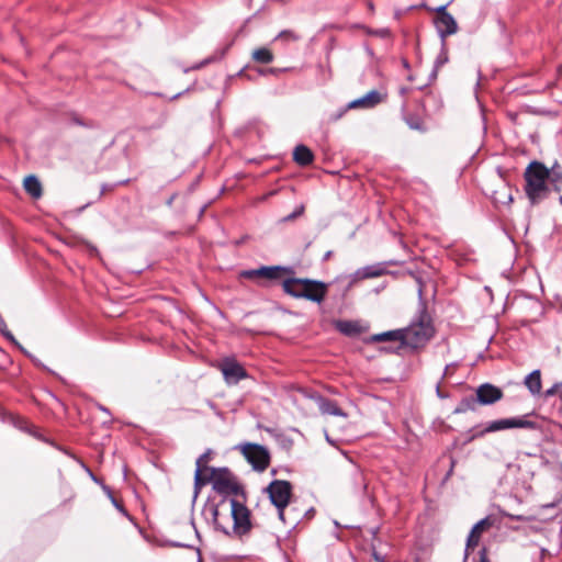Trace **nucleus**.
Returning a JSON list of instances; mask_svg holds the SVG:
<instances>
[{
    "instance_id": "a19ab883",
    "label": "nucleus",
    "mask_w": 562,
    "mask_h": 562,
    "mask_svg": "<svg viewBox=\"0 0 562 562\" xmlns=\"http://www.w3.org/2000/svg\"><path fill=\"white\" fill-rule=\"evenodd\" d=\"M559 414L562 417V392H561V401H560V406H559Z\"/></svg>"
},
{
    "instance_id": "6e6552de",
    "label": "nucleus",
    "mask_w": 562,
    "mask_h": 562,
    "mask_svg": "<svg viewBox=\"0 0 562 562\" xmlns=\"http://www.w3.org/2000/svg\"><path fill=\"white\" fill-rule=\"evenodd\" d=\"M229 515L233 518V531L237 536H244L251 529L250 512L237 499H229Z\"/></svg>"
},
{
    "instance_id": "7ed1b4c3",
    "label": "nucleus",
    "mask_w": 562,
    "mask_h": 562,
    "mask_svg": "<svg viewBox=\"0 0 562 562\" xmlns=\"http://www.w3.org/2000/svg\"><path fill=\"white\" fill-rule=\"evenodd\" d=\"M403 346L412 349L424 347L434 336L435 329L427 313L423 311L409 326L402 328Z\"/></svg>"
},
{
    "instance_id": "a211bd4d",
    "label": "nucleus",
    "mask_w": 562,
    "mask_h": 562,
    "mask_svg": "<svg viewBox=\"0 0 562 562\" xmlns=\"http://www.w3.org/2000/svg\"><path fill=\"white\" fill-rule=\"evenodd\" d=\"M524 384L532 395H539L541 392V372H540V370H533L531 373H529L525 378Z\"/></svg>"
},
{
    "instance_id": "c03bdc74",
    "label": "nucleus",
    "mask_w": 562,
    "mask_h": 562,
    "mask_svg": "<svg viewBox=\"0 0 562 562\" xmlns=\"http://www.w3.org/2000/svg\"><path fill=\"white\" fill-rule=\"evenodd\" d=\"M330 255H331V252H330V251H328V252L325 255V259L330 258Z\"/></svg>"
},
{
    "instance_id": "6ab92c4d",
    "label": "nucleus",
    "mask_w": 562,
    "mask_h": 562,
    "mask_svg": "<svg viewBox=\"0 0 562 562\" xmlns=\"http://www.w3.org/2000/svg\"><path fill=\"white\" fill-rule=\"evenodd\" d=\"M348 477L351 482L352 487L356 491L366 488L367 485L364 482L362 471L358 467H356V465L350 467V469L348 471Z\"/></svg>"
},
{
    "instance_id": "ea45409f",
    "label": "nucleus",
    "mask_w": 562,
    "mask_h": 562,
    "mask_svg": "<svg viewBox=\"0 0 562 562\" xmlns=\"http://www.w3.org/2000/svg\"><path fill=\"white\" fill-rule=\"evenodd\" d=\"M408 91H409V88L402 87V88L400 89V93H401L402 95H405L406 93H408Z\"/></svg>"
},
{
    "instance_id": "423d86ee",
    "label": "nucleus",
    "mask_w": 562,
    "mask_h": 562,
    "mask_svg": "<svg viewBox=\"0 0 562 562\" xmlns=\"http://www.w3.org/2000/svg\"><path fill=\"white\" fill-rule=\"evenodd\" d=\"M503 397V391L490 383H485L480 385L476 389V395L462 400L458 408L457 413L465 412L468 409H475L476 404L481 405H491L496 403Z\"/></svg>"
},
{
    "instance_id": "20e7f679",
    "label": "nucleus",
    "mask_w": 562,
    "mask_h": 562,
    "mask_svg": "<svg viewBox=\"0 0 562 562\" xmlns=\"http://www.w3.org/2000/svg\"><path fill=\"white\" fill-rule=\"evenodd\" d=\"M266 491L271 503L278 509L280 520H282L284 524L289 522V525L294 526L296 522V517H291L289 513H286V508L292 495L291 483L283 480H274L267 486Z\"/></svg>"
},
{
    "instance_id": "9b49d317",
    "label": "nucleus",
    "mask_w": 562,
    "mask_h": 562,
    "mask_svg": "<svg viewBox=\"0 0 562 562\" xmlns=\"http://www.w3.org/2000/svg\"><path fill=\"white\" fill-rule=\"evenodd\" d=\"M227 384H237L240 380L247 378V372L243 366L234 358H224L217 366Z\"/></svg>"
},
{
    "instance_id": "aec40b11",
    "label": "nucleus",
    "mask_w": 562,
    "mask_h": 562,
    "mask_svg": "<svg viewBox=\"0 0 562 562\" xmlns=\"http://www.w3.org/2000/svg\"><path fill=\"white\" fill-rule=\"evenodd\" d=\"M372 340L375 342L381 341H400L401 346H403V330L395 329V330H389L381 334H376L372 336Z\"/></svg>"
},
{
    "instance_id": "7c9ffc66",
    "label": "nucleus",
    "mask_w": 562,
    "mask_h": 562,
    "mask_svg": "<svg viewBox=\"0 0 562 562\" xmlns=\"http://www.w3.org/2000/svg\"><path fill=\"white\" fill-rule=\"evenodd\" d=\"M304 212V205H299L294 212H292L291 214L286 215L283 221L288 222V221H293L295 220L297 216L302 215Z\"/></svg>"
},
{
    "instance_id": "e433bc0d",
    "label": "nucleus",
    "mask_w": 562,
    "mask_h": 562,
    "mask_svg": "<svg viewBox=\"0 0 562 562\" xmlns=\"http://www.w3.org/2000/svg\"><path fill=\"white\" fill-rule=\"evenodd\" d=\"M3 335L9 339L11 340L12 342H14L15 345H18L21 349L22 347L18 344V341L15 340L14 336L10 333V331H4Z\"/></svg>"
},
{
    "instance_id": "f03ea898",
    "label": "nucleus",
    "mask_w": 562,
    "mask_h": 562,
    "mask_svg": "<svg viewBox=\"0 0 562 562\" xmlns=\"http://www.w3.org/2000/svg\"><path fill=\"white\" fill-rule=\"evenodd\" d=\"M282 289L295 299H305L319 304L326 296L328 285L317 280L290 278L282 282Z\"/></svg>"
},
{
    "instance_id": "f3484780",
    "label": "nucleus",
    "mask_w": 562,
    "mask_h": 562,
    "mask_svg": "<svg viewBox=\"0 0 562 562\" xmlns=\"http://www.w3.org/2000/svg\"><path fill=\"white\" fill-rule=\"evenodd\" d=\"M293 160L300 166H308L314 160L312 150L305 145H297L293 150Z\"/></svg>"
},
{
    "instance_id": "f8f14e48",
    "label": "nucleus",
    "mask_w": 562,
    "mask_h": 562,
    "mask_svg": "<svg viewBox=\"0 0 562 562\" xmlns=\"http://www.w3.org/2000/svg\"><path fill=\"white\" fill-rule=\"evenodd\" d=\"M283 271H285V268L280 266H262L258 269L244 270L240 272V277L249 280H278Z\"/></svg>"
},
{
    "instance_id": "dca6fc26",
    "label": "nucleus",
    "mask_w": 562,
    "mask_h": 562,
    "mask_svg": "<svg viewBox=\"0 0 562 562\" xmlns=\"http://www.w3.org/2000/svg\"><path fill=\"white\" fill-rule=\"evenodd\" d=\"M315 401L322 414L346 417V414L338 407L336 402L321 395L316 396Z\"/></svg>"
},
{
    "instance_id": "f704fd0d",
    "label": "nucleus",
    "mask_w": 562,
    "mask_h": 562,
    "mask_svg": "<svg viewBox=\"0 0 562 562\" xmlns=\"http://www.w3.org/2000/svg\"><path fill=\"white\" fill-rule=\"evenodd\" d=\"M456 368V363L447 364L443 371V378L450 375L452 373V370Z\"/></svg>"
},
{
    "instance_id": "2eb2a0df",
    "label": "nucleus",
    "mask_w": 562,
    "mask_h": 562,
    "mask_svg": "<svg viewBox=\"0 0 562 562\" xmlns=\"http://www.w3.org/2000/svg\"><path fill=\"white\" fill-rule=\"evenodd\" d=\"M386 272V269L383 267L382 263H375L366 266L363 268L358 269L352 276H351V283L358 282L360 280L364 279H372L383 276Z\"/></svg>"
},
{
    "instance_id": "4c0bfd02",
    "label": "nucleus",
    "mask_w": 562,
    "mask_h": 562,
    "mask_svg": "<svg viewBox=\"0 0 562 562\" xmlns=\"http://www.w3.org/2000/svg\"><path fill=\"white\" fill-rule=\"evenodd\" d=\"M113 505L122 513H125L124 508L116 502L115 498H112Z\"/></svg>"
},
{
    "instance_id": "473e14b6",
    "label": "nucleus",
    "mask_w": 562,
    "mask_h": 562,
    "mask_svg": "<svg viewBox=\"0 0 562 562\" xmlns=\"http://www.w3.org/2000/svg\"><path fill=\"white\" fill-rule=\"evenodd\" d=\"M286 69H280V68H268V69H260L258 72L262 76L266 75H279L280 72L285 71Z\"/></svg>"
},
{
    "instance_id": "58836bf2",
    "label": "nucleus",
    "mask_w": 562,
    "mask_h": 562,
    "mask_svg": "<svg viewBox=\"0 0 562 562\" xmlns=\"http://www.w3.org/2000/svg\"><path fill=\"white\" fill-rule=\"evenodd\" d=\"M209 61H210L209 59H205V60H203L202 63H200V64H198V65L193 66V67H192V69H199V68H201L202 66H204V65L209 64Z\"/></svg>"
},
{
    "instance_id": "f257e3e1",
    "label": "nucleus",
    "mask_w": 562,
    "mask_h": 562,
    "mask_svg": "<svg viewBox=\"0 0 562 562\" xmlns=\"http://www.w3.org/2000/svg\"><path fill=\"white\" fill-rule=\"evenodd\" d=\"M549 169L541 162L532 161L525 170V192L532 205L540 203L550 194Z\"/></svg>"
},
{
    "instance_id": "bb28decb",
    "label": "nucleus",
    "mask_w": 562,
    "mask_h": 562,
    "mask_svg": "<svg viewBox=\"0 0 562 562\" xmlns=\"http://www.w3.org/2000/svg\"><path fill=\"white\" fill-rule=\"evenodd\" d=\"M210 456H211V450H207L203 454H201L195 462L196 468L202 469L204 472L211 473L212 468H209L206 465L210 460Z\"/></svg>"
},
{
    "instance_id": "cd10ccee",
    "label": "nucleus",
    "mask_w": 562,
    "mask_h": 562,
    "mask_svg": "<svg viewBox=\"0 0 562 562\" xmlns=\"http://www.w3.org/2000/svg\"><path fill=\"white\" fill-rule=\"evenodd\" d=\"M561 393H562V382H559V383L553 384L550 389H548L546 391L544 395H546V397H550V396L558 394L559 397L561 398Z\"/></svg>"
},
{
    "instance_id": "c756f323",
    "label": "nucleus",
    "mask_w": 562,
    "mask_h": 562,
    "mask_svg": "<svg viewBox=\"0 0 562 562\" xmlns=\"http://www.w3.org/2000/svg\"><path fill=\"white\" fill-rule=\"evenodd\" d=\"M277 38L284 40V41H297L299 36L289 30L282 31L278 34Z\"/></svg>"
},
{
    "instance_id": "4468645a",
    "label": "nucleus",
    "mask_w": 562,
    "mask_h": 562,
    "mask_svg": "<svg viewBox=\"0 0 562 562\" xmlns=\"http://www.w3.org/2000/svg\"><path fill=\"white\" fill-rule=\"evenodd\" d=\"M384 98L385 97L382 95L379 91L371 90L367 94H364L363 97L358 98V99L351 101L348 104V108L349 109H358V108L372 109L375 105H378L379 103H381L384 100Z\"/></svg>"
},
{
    "instance_id": "0eeeda50",
    "label": "nucleus",
    "mask_w": 562,
    "mask_h": 562,
    "mask_svg": "<svg viewBox=\"0 0 562 562\" xmlns=\"http://www.w3.org/2000/svg\"><path fill=\"white\" fill-rule=\"evenodd\" d=\"M210 482L213 490L221 495H238L240 492V485L227 468H212Z\"/></svg>"
},
{
    "instance_id": "4be33fe9",
    "label": "nucleus",
    "mask_w": 562,
    "mask_h": 562,
    "mask_svg": "<svg viewBox=\"0 0 562 562\" xmlns=\"http://www.w3.org/2000/svg\"><path fill=\"white\" fill-rule=\"evenodd\" d=\"M24 189L33 198L42 195V184L35 176H27L24 179Z\"/></svg>"
},
{
    "instance_id": "5701e85b",
    "label": "nucleus",
    "mask_w": 562,
    "mask_h": 562,
    "mask_svg": "<svg viewBox=\"0 0 562 562\" xmlns=\"http://www.w3.org/2000/svg\"><path fill=\"white\" fill-rule=\"evenodd\" d=\"M273 54L266 47L257 48L252 52V59L259 64H270L273 61Z\"/></svg>"
},
{
    "instance_id": "c9c22d12",
    "label": "nucleus",
    "mask_w": 562,
    "mask_h": 562,
    "mask_svg": "<svg viewBox=\"0 0 562 562\" xmlns=\"http://www.w3.org/2000/svg\"><path fill=\"white\" fill-rule=\"evenodd\" d=\"M477 562H490L485 549L481 550V552H480V560Z\"/></svg>"
},
{
    "instance_id": "b1692460",
    "label": "nucleus",
    "mask_w": 562,
    "mask_h": 562,
    "mask_svg": "<svg viewBox=\"0 0 562 562\" xmlns=\"http://www.w3.org/2000/svg\"><path fill=\"white\" fill-rule=\"evenodd\" d=\"M550 171L548 182H550L555 191H560L562 187V169L560 166L554 165Z\"/></svg>"
},
{
    "instance_id": "1a4fd4ad",
    "label": "nucleus",
    "mask_w": 562,
    "mask_h": 562,
    "mask_svg": "<svg viewBox=\"0 0 562 562\" xmlns=\"http://www.w3.org/2000/svg\"><path fill=\"white\" fill-rule=\"evenodd\" d=\"M440 5L436 9H429L430 11L437 12V16L434 20L436 30L440 37L445 40L447 36L454 34L458 31V24L454 18L447 12V7L452 2Z\"/></svg>"
},
{
    "instance_id": "393cba45",
    "label": "nucleus",
    "mask_w": 562,
    "mask_h": 562,
    "mask_svg": "<svg viewBox=\"0 0 562 562\" xmlns=\"http://www.w3.org/2000/svg\"><path fill=\"white\" fill-rule=\"evenodd\" d=\"M223 505H224V502L213 509V520L216 526V529L223 531L225 535H228L229 531H228L227 527L225 526V524H223V521H222L223 515L221 513V507Z\"/></svg>"
},
{
    "instance_id": "c85d7f7f",
    "label": "nucleus",
    "mask_w": 562,
    "mask_h": 562,
    "mask_svg": "<svg viewBox=\"0 0 562 562\" xmlns=\"http://www.w3.org/2000/svg\"><path fill=\"white\" fill-rule=\"evenodd\" d=\"M447 61H448V54H447V52L445 49H442L441 53L438 55L436 61H435L434 72H437L438 68H440Z\"/></svg>"
},
{
    "instance_id": "a878e982",
    "label": "nucleus",
    "mask_w": 562,
    "mask_h": 562,
    "mask_svg": "<svg viewBox=\"0 0 562 562\" xmlns=\"http://www.w3.org/2000/svg\"><path fill=\"white\" fill-rule=\"evenodd\" d=\"M202 469H195L194 473V487H195V495L199 493L201 486L205 485L207 482H210V474L204 475Z\"/></svg>"
},
{
    "instance_id": "72a5a7b5",
    "label": "nucleus",
    "mask_w": 562,
    "mask_h": 562,
    "mask_svg": "<svg viewBox=\"0 0 562 562\" xmlns=\"http://www.w3.org/2000/svg\"><path fill=\"white\" fill-rule=\"evenodd\" d=\"M508 518L513 519V520H517V521H526L528 520V518L526 516H522V515H513V514H507L506 515Z\"/></svg>"
},
{
    "instance_id": "412c9836",
    "label": "nucleus",
    "mask_w": 562,
    "mask_h": 562,
    "mask_svg": "<svg viewBox=\"0 0 562 562\" xmlns=\"http://www.w3.org/2000/svg\"><path fill=\"white\" fill-rule=\"evenodd\" d=\"M336 328L344 335L355 336L360 334L361 328L358 322L353 321H338Z\"/></svg>"
},
{
    "instance_id": "37998d69",
    "label": "nucleus",
    "mask_w": 562,
    "mask_h": 562,
    "mask_svg": "<svg viewBox=\"0 0 562 562\" xmlns=\"http://www.w3.org/2000/svg\"><path fill=\"white\" fill-rule=\"evenodd\" d=\"M437 394L439 397H443V395L441 394V391H440V386L437 385Z\"/></svg>"
},
{
    "instance_id": "79ce46f5",
    "label": "nucleus",
    "mask_w": 562,
    "mask_h": 562,
    "mask_svg": "<svg viewBox=\"0 0 562 562\" xmlns=\"http://www.w3.org/2000/svg\"><path fill=\"white\" fill-rule=\"evenodd\" d=\"M403 66L406 69H409V63L406 59H403Z\"/></svg>"
},
{
    "instance_id": "39448f33",
    "label": "nucleus",
    "mask_w": 562,
    "mask_h": 562,
    "mask_svg": "<svg viewBox=\"0 0 562 562\" xmlns=\"http://www.w3.org/2000/svg\"><path fill=\"white\" fill-rule=\"evenodd\" d=\"M510 428H527V429H540V425L538 422L530 419L529 415L520 416V417H512L504 418L490 422L485 428L476 431L469 440H474L475 438L483 437L488 432H496Z\"/></svg>"
},
{
    "instance_id": "ddd939ff",
    "label": "nucleus",
    "mask_w": 562,
    "mask_h": 562,
    "mask_svg": "<svg viewBox=\"0 0 562 562\" xmlns=\"http://www.w3.org/2000/svg\"><path fill=\"white\" fill-rule=\"evenodd\" d=\"M492 526V521L490 518H483L480 521H477L471 529L468 539H467V547H465V554H464V562L468 559L469 550L473 549L479 544L481 535L483 531H485L487 528Z\"/></svg>"
},
{
    "instance_id": "9d476101",
    "label": "nucleus",
    "mask_w": 562,
    "mask_h": 562,
    "mask_svg": "<svg viewBox=\"0 0 562 562\" xmlns=\"http://www.w3.org/2000/svg\"><path fill=\"white\" fill-rule=\"evenodd\" d=\"M241 451L246 460L252 465L255 470L261 472L268 468L270 462V454L263 446L257 443H247L243 446Z\"/></svg>"
},
{
    "instance_id": "2f4dec72",
    "label": "nucleus",
    "mask_w": 562,
    "mask_h": 562,
    "mask_svg": "<svg viewBox=\"0 0 562 562\" xmlns=\"http://www.w3.org/2000/svg\"><path fill=\"white\" fill-rule=\"evenodd\" d=\"M368 34L385 38L390 35V31L387 29L369 30Z\"/></svg>"
}]
</instances>
